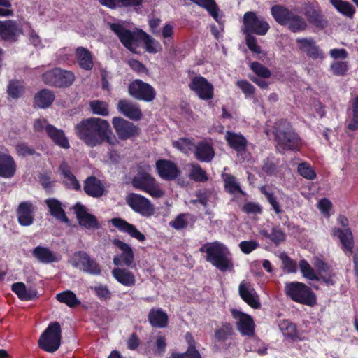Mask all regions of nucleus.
<instances>
[{"instance_id":"41","label":"nucleus","mask_w":358,"mask_h":358,"mask_svg":"<svg viewBox=\"0 0 358 358\" xmlns=\"http://www.w3.org/2000/svg\"><path fill=\"white\" fill-rule=\"evenodd\" d=\"M234 335L233 326L230 322H224L221 323V326L215 329L214 332V338L219 343H225L228 339Z\"/></svg>"},{"instance_id":"38","label":"nucleus","mask_w":358,"mask_h":358,"mask_svg":"<svg viewBox=\"0 0 358 358\" xmlns=\"http://www.w3.org/2000/svg\"><path fill=\"white\" fill-rule=\"evenodd\" d=\"M113 278L121 285L126 287H132L136 283V278L134 273L122 268H115L112 271Z\"/></svg>"},{"instance_id":"16","label":"nucleus","mask_w":358,"mask_h":358,"mask_svg":"<svg viewBox=\"0 0 358 358\" xmlns=\"http://www.w3.org/2000/svg\"><path fill=\"white\" fill-rule=\"evenodd\" d=\"M112 123L115 132L121 140L129 139L140 134L141 129L138 126L122 117H113Z\"/></svg>"},{"instance_id":"51","label":"nucleus","mask_w":358,"mask_h":358,"mask_svg":"<svg viewBox=\"0 0 358 358\" xmlns=\"http://www.w3.org/2000/svg\"><path fill=\"white\" fill-rule=\"evenodd\" d=\"M299 266L302 275L310 280L319 281V276L306 259H301L299 262Z\"/></svg>"},{"instance_id":"57","label":"nucleus","mask_w":358,"mask_h":358,"mask_svg":"<svg viewBox=\"0 0 358 358\" xmlns=\"http://www.w3.org/2000/svg\"><path fill=\"white\" fill-rule=\"evenodd\" d=\"M352 117L348 124V128L351 131L358 129V96H356L351 103Z\"/></svg>"},{"instance_id":"34","label":"nucleus","mask_w":358,"mask_h":358,"mask_svg":"<svg viewBox=\"0 0 358 358\" xmlns=\"http://www.w3.org/2000/svg\"><path fill=\"white\" fill-rule=\"evenodd\" d=\"M185 338L188 344L186 352L183 353L174 352L171 354V358H202L201 355L196 348V341L192 334L187 332Z\"/></svg>"},{"instance_id":"30","label":"nucleus","mask_w":358,"mask_h":358,"mask_svg":"<svg viewBox=\"0 0 358 358\" xmlns=\"http://www.w3.org/2000/svg\"><path fill=\"white\" fill-rule=\"evenodd\" d=\"M194 156L196 159L202 162H210L215 157V150L213 145L206 141H201L194 145Z\"/></svg>"},{"instance_id":"49","label":"nucleus","mask_w":358,"mask_h":358,"mask_svg":"<svg viewBox=\"0 0 358 358\" xmlns=\"http://www.w3.org/2000/svg\"><path fill=\"white\" fill-rule=\"evenodd\" d=\"M139 37L143 41L144 48L148 52L157 53L162 50L161 44L145 32L141 31Z\"/></svg>"},{"instance_id":"21","label":"nucleus","mask_w":358,"mask_h":358,"mask_svg":"<svg viewBox=\"0 0 358 358\" xmlns=\"http://www.w3.org/2000/svg\"><path fill=\"white\" fill-rule=\"evenodd\" d=\"M331 236L339 239L341 248L345 255L350 257L353 254L355 241L350 229L334 228L331 230Z\"/></svg>"},{"instance_id":"33","label":"nucleus","mask_w":358,"mask_h":358,"mask_svg":"<svg viewBox=\"0 0 358 358\" xmlns=\"http://www.w3.org/2000/svg\"><path fill=\"white\" fill-rule=\"evenodd\" d=\"M45 131L48 137L55 145L64 149L70 148L69 140L63 130L59 129L52 124H47Z\"/></svg>"},{"instance_id":"55","label":"nucleus","mask_w":358,"mask_h":358,"mask_svg":"<svg viewBox=\"0 0 358 358\" xmlns=\"http://www.w3.org/2000/svg\"><path fill=\"white\" fill-rule=\"evenodd\" d=\"M280 259L283 265V269L288 273H295L297 271L296 262L291 259L285 252L280 255Z\"/></svg>"},{"instance_id":"32","label":"nucleus","mask_w":358,"mask_h":358,"mask_svg":"<svg viewBox=\"0 0 358 358\" xmlns=\"http://www.w3.org/2000/svg\"><path fill=\"white\" fill-rule=\"evenodd\" d=\"M11 290L21 301H32L38 297V292L35 288H27L25 284L22 282L13 283L11 285Z\"/></svg>"},{"instance_id":"47","label":"nucleus","mask_w":358,"mask_h":358,"mask_svg":"<svg viewBox=\"0 0 358 358\" xmlns=\"http://www.w3.org/2000/svg\"><path fill=\"white\" fill-rule=\"evenodd\" d=\"M224 187L227 192L230 194L240 193L245 195V192L242 190L240 185L237 182L236 178L231 174L223 175Z\"/></svg>"},{"instance_id":"31","label":"nucleus","mask_w":358,"mask_h":358,"mask_svg":"<svg viewBox=\"0 0 358 358\" xmlns=\"http://www.w3.org/2000/svg\"><path fill=\"white\" fill-rule=\"evenodd\" d=\"M148 320L152 327L165 328L169 324L167 313L160 308H152L148 315Z\"/></svg>"},{"instance_id":"26","label":"nucleus","mask_w":358,"mask_h":358,"mask_svg":"<svg viewBox=\"0 0 358 358\" xmlns=\"http://www.w3.org/2000/svg\"><path fill=\"white\" fill-rule=\"evenodd\" d=\"M117 109L120 113L132 120H140L143 116L139 106L127 99L120 100Z\"/></svg>"},{"instance_id":"5","label":"nucleus","mask_w":358,"mask_h":358,"mask_svg":"<svg viewBox=\"0 0 358 358\" xmlns=\"http://www.w3.org/2000/svg\"><path fill=\"white\" fill-rule=\"evenodd\" d=\"M271 15L278 24L287 27V29L292 33L303 32L308 28V24L304 17L294 13L284 5L272 6Z\"/></svg>"},{"instance_id":"63","label":"nucleus","mask_w":358,"mask_h":358,"mask_svg":"<svg viewBox=\"0 0 358 358\" xmlns=\"http://www.w3.org/2000/svg\"><path fill=\"white\" fill-rule=\"evenodd\" d=\"M15 150L18 155L27 157L35 154V150L29 147L26 143H20L16 145Z\"/></svg>"},{"instance_id":"2","label":"nucleus","mask_w":358,"mask_h":358,"mask_svg":"<svg viewBox=\"0 0 358 358\" xmlns=\"http://www.w3.org/2000/svg\"><path fill=\"white\" fill-rule=\"evenodd\" d=\"M271 26L266 18L258 15L255 11H247L243 17L242 32L245 36V44L248 48L254 54L262 52L261 47L257 44V38L255 36H265Z\"/></svg>"},{"instance_id":"61","label":"nucleus","mask_w":358,"mask_h":358,"mask_svg":"<svg viewBox=\"0 0 358 358\" xmlns=\"http://www.w3.org/2000/svg\"><path fill=\"white\" fill-rule=\"evenodd\" d=\"M236 85L242 90L245 97H252L255 92V87L247 80H238Z\"/></svg>"},{"instance_id":"60","label":"nucleus","mask_w":358,"mask_h":358,"mask_svg":"<svg viewBox=\"0 0 358 358\" xmlns=\"http://www.w3.org/2000/svg\"><path fill=\"white\" fill-rule=\"evenodd\" d=\"M187 214H179L173 220L169 222V225L176 230L185 229L187 226Z\"/></svg>"},{"instance_id":"18","label":"nucleus","mask_w":358,"mask_h":358,"mask_svg":"<svg viewBox=\"0 0 358 358\" xmlns=\"http://www.w3.org/2000/svg\"><path fill=\"white\" fill-rule=\"evenodd\" d=\"M113 245L118 248L122 253L116 255L113 258V264L115 266H126L130 267L134 260V253L131 247L118 238H114L111 241Z\"/></svg>"},{"instance_id":"25","label":"nucleus","mask_w":358,"mask_h":358,"mask_svg":"<svg viewBox=\"0 0 358 358\" xmlns=\"http://www.w3.org/2000/svg\"><path fill=\"white\" fill-rule=\"evenodd\" d=\"M83 190L89 196L99 198L104 194L105 186L100 179L91 176L84 180Z\"/></svg>"},{"instance_id":"13","label":"nucleus","mask_w":358,"mask_h":358,"mask_svg":"<svg viewBox=\"0 0 358 358\" xmlns=\"http://www.w3.org/2000/svg\"><path fill=\"white\" fill-rule=\"evenodd\" d=\"M304 15L311 25L321 30L327 27L329 24L318 2L315 0L308 1L305 3Z\"/></svg>"},{"instance_id":"24","label":"nucleus","mask_w":358,"mask_h":358,"mask_svg":"<svg viewBox=\"0 0 358 358\" xmlns=\"http://www.w3.org/2000/svg\"><path fill=\"white\" fill-rule=\"evenodd\" d=\"M110 222L120 231L128 234L131 237L140 242H143L146 239L145 236L135 225L120 217L113 218L110 220Z\"/></svg>"},{"instance_id":"35","label":"nucleus","mask_w":358,"mask_h":358,"mask_svg":"<svg viewBox=\"0 0 358 358\" xmlns=\"http://www.w3.org/2000/svg\"><path fill=\"white\" fill-rule=\"evenodd\" d=\"M224 137L229 146L236 152H241L246 150L248 141L241 134L227 131Z\"/></svg>"},{"instance_id":"9","label":"nucleus","mask_w":358,"mask_h":358,"mask_svg":"<svg viewBox=\"0 0 358 358\" xmlns=\"http://www.w3.org/2000/svg\"><path fill=\"white\" fill-rule=\"evenodd\" d=\"M43 81L55 87H68L75 80L74 74L64 69H51L42 76Z\"/></svg>"},{"instance_id":"28","label":"nucleus","mask_w":358,"mask_h":358,"mask_svg":"<svg viewBox=\"0 0 358 358\" xmlns=\"http://www.w3.org/2000/svg\"><path fill=\"white\" fill-rule=\"evenodd\" d=\"M44 202L52 217L61 222L69 224V219L66 214L62 203L59 200L55 198H48Z\"/></svg>"},{"instance_id":"17","label":"nucleus","mask_w":358,"mask_h":358,"mask_svg":"<svg viewBox=\"0 0 358 358\" xmlns=\"http://www.w3.org/2000/svg\"><path fill=\"white\" fill-rule=\"evenodd\" d=\"M73 209L80 227L87 229H98L101 227L96 217L88 213L84 205L77 203Z\"/></svg>"},{"instance_id":"53","label":"nucleus","mask_w":358,"mask_h":358,"mask_svg":"<svg viewBox=\"0 0 358 358\" xmlns=\"http://www.w3.org/2000/svg\"><path fill=\"white\" fill-rule=\"evenodd\" d=\"M189 177L195 182H203L208 180V175L199 164H194L189 172Z\"/></svg>"},{"instance_id":"27","label":"nucleus","mask_w":358,"mask_h":358,"mask_svg":"<svg viewBox=\"0 0 358 358\" xmlns=\"http://www.w3.org/2000/svg\"><path fill=\"white\" fill-rule=\"evenodd\" d=\"M20 30L15 21H0V38L1 40L13 43L17 40Z\"/></svg>"},{"instance_id":"37","label":"nucleus","mask_w":358,"mask_h":358,"mask_svg":"<svg viewBox=\"0 0 358 358\" xmlns=\"http://www.w3.org/2000/svg\"><path fill=\"white\" fill-rule=\"evenodd\" d=\"M55 99V93L48 89H42L34 97V103L39 108L50 107Z\"/></svg>"},{"instance_id":"7","label":"nucleus","mask_w":358,"mask_h":358,"mask_svg":"<svg viewBox=\"0 0 358 358\" xmlns=\"http://www.w3.org/2000/svg\"><path fill=\"white\" fill-rule=\"evenodd\" d=\"M61 341V325L58 322H52L40 336L38 345L43 351L53 353L59 348Z\"/></svg>"},{"instance_id":"56","label":"nucleus","mask_w":358,"mask_h":358,"mask_svg":"<svg viewBox=\"0 0 358 358\" xmlns=\"http://www.w3.org/2000/svg\"><path fill=\"white\" fill-rule=\"evenodd\" d=\"M262 171L268 176H273L277 172V164L273 157H267L263 159Z\"/></svg>"},{"instance_id":"45","label":"nucleus","mask_w":358,"mask_h":358,"mask_svg":"<svg viewBox=\"0 0 358 358\" xmlns=\"http://www.w3.org/2000/svg\"><path fill=\"white\" fill-rule=\"evenodd\" d=\"M25 92V86L22 80L13 79L9 81L7 85V94L13 99H17Z\"/></svg>"},{"instance_id":"44","label":"nucleus","mask_w":358,"mask_h":358,"mask_svg":"<svg viewBox=\"0 0 358 358\" xmlns=\"http://www.w3.org/2000/svg\"><path fill=\"white\" fill-rule=\"evenodd\" d=\"M259 191L263 195H264L266 200L271 206V209L275 212L276 215H278L280 218H281L280 215L283 212V210H282L281 206L277 200V196L275 193L266 186H262L259 188Z\"/></svg>"},{"instance_id":"52","label":"nucleus","mask_w":358,"mask_h":358,"mask_svg":"<svg viewBox=\"0 0 358 358\" xmlns=\"http://www.w3.org/2000/svg\"><path fill=\"white\" fill-rule=\"evenodd\" d=\"M90 108L95 115L108 116L109 114L108 104L103 101L94 100L90 103Z\"/></svg>"},{"instance_id":"6","label":"nucleus","mask_w":358,"mask_h":358,"mask_svg":"<svg viewBox=\"0 0 358 358\" xmlns=\"http://www.w3.org/2000/svg\"><path fill=\"white\" fill-rule=\"evenodd\" d=\"M284 292L288 298L298 303L310 307L317 303L316 294L310 287L303 282H287L285 284Z\"/></svg>"},{"instance_id":"43","label":"nucleus","mask_w":358,"mask_h":358,"mask_svg":"<svg viewBox=\"0 0 358 358\" xmlns=\"http://www.w3.org/2000/svg\"><path fill=\"white\" fill-rule=\"evenodd\" d=\"M259 234L266 238L269 239L276 246L285 241L286 234L278 226L272 228L271 233L265 229L259 231Z\"/></svg>"},{"instance_id":"62","label":"nucleus","mask_w":358,"mask_h":358,"mask_svg":"<svg viewBox=\"0 0 358 358\" xmlns=\"http://www.w3.org/2000/svg\"><path fill=\"white\" fill-rule=\"evenodd\" d=\"M285 324H286L284 333L285 335L291 338L293 341L301 339L299 336L297 327L295 324L287 322L285 323Z\"/></svg>"},{"instance_id":"64","label":"nucleus","mask_w":358,"mask_h":358,"mask_svg":"<svg viewBox=\"0 0 358 358\" xmlns=\"http://www.w3.org/2000/svg\"><path fill=\"white\" fill-rule=\"evenodd\" d=\"M239 247L243 253L250 254L259 247V243L256 241H243Z\"/></svg>"},{"instance_id":"10","label":"nucleus","mask_w":358,"mask_h":358,"mask_svg":"<svg viewBox=\"0 0 358 358\" xmlns=\"http://www.w3.org/2000/svg\"><path fill=\"white\" fill-rule=\"evenodd\" d=\"M127 204L135 213L144 217H150L155 213V207L146 197L136 193H131L126 197Z\"/></svg>"},{"instance_id":"59","label":"nucleus","mask_w":358,"mask_h":358,"mask_svg":"<svg viewBox=\"0 0 358 358\" xmlns=\"http://www.w3.org/2000/svg\"><path fill=\"white\" fill-rule=\"evenodd\" d=\"M242 211L246 214L259 215L262 213V206L255 202H246L241 208Z\"/></svg>"},{"instance_id":"42","label":"nucleus","mask_w":358,"mask_h":358,"mask_svg":"<svg viewBox=\"0 0 358 358\" xmlns=\"http://www.w3.org/2000/svg\"><path fill=\"white\" fill-rule=\"evenodd\" d=\"M239 294L241 299L253 308H259L261 303L257 296L248 289L244 282H242L238 287Z\"/></svg>"},{"instance_id":"3","label":"nucleus","mask_w":358,"mask_h":358,"mask_svg":"<svg viewBox=\"0 0 358 358\" xmlns=\"http://www.w3.org/2000/svg\"><path fill=\"white\" fill-rule=\"evenodd\" d=\"M275 148L280 153L298 152L302 148V139L292 123L287 119L275 121L272 127Z\"/></svg>"},{"instance_id":"19","label":"nucleus","mask_w":358,"mask_h":358,"mask_svg":"<svg viewBox=\"0 0 358 358\" xmlns=\"http://www.w3.org/2000/svg\"><path fill=\"white\" fill-rule=\"evenodd\" d=\"M75 256L78 257V262L73 264V266L80 267L85 273L92 275H101V266L86 252L78 251L75 252Z\"/></svg>"},{"instance_id":"4","label":"nucleus","mask_w":358,"mask_h":358,"mask_svg":"<svg viewBox=\"0 0 358 358\" xmlns=\"http://www.w3.org/2000/svg\"><path fill=\"white\" fill-rule=\"evenodd\" d=\"M206 253V260L222 272L234 270V264L228 248L218 241L207 243L199 249Z\"/></svg>"},{"instance_id":"50","label":"nucleus","mask_w":358,"mask_h":358,"mask_svg":"<svg viewBox=\"0 0 358 358\" xmlns=\"http://www.w3.org/2000/svg\"><path fill=\"white\" fill-rule=\"evenodd\" d=\"M58 301L65 303L70 308H75L80 304L75 293L71 290L64 291L56 295Z\"/></svg>"},{"instance_id":"20","label":"nucleus","mask_w":358,"mask_h":358,"mask_svg":"<svg viewBox=\"0 0 358 358\" xmlns=\"http://www.w3.org/2000/svg\"><path fill=\"white\" fill-rule=\"evenodd\" d=\"M155 166L159 176L167 181L174 180L180 174V170L177 164L169 159H158Z\"/></svg>"},{"instance_id":"8","label":"nucleus","mask_w":358,"mask_h":358,"mask_svg":"<svg viewBox=\"0 0 358 358\" xmlns=\"http://www.w3.org/2000/svg\"><path fill=\"white\" fill-rule=\"evenodd\" d=\"M131 185L135 189L142 190L153 198L158 199L164 195L155 178L144 171L137 172L131 180Z\"/></svg>"},{"instance_id":"14","label":"nucleus","mask_w":358,"mask_h":358,"mask_svg":"<svg viewBox=\"0 0 358 358\" xmlns=\"http://www.w3.org/2000/svg\"><path fill=\"white\" fill-rule=\"evenodd\" d=\"M232 317L236 319V328L243 336L253 337L255 334V324L252 317L237 309H231Z\"/></svg>"},{"instance_id":"1","label":"nucleus","mask_w":358,"mask_h":358,"mask_svg":"<svg viewBox=\"0 0 358 358\" xmlns=\"http://www.w3.org/2000/svg\"><path fill=\"white\" fill-rule=\"evenodd\" d=\"M74 130L77 137L91 148L105 142L110 145L117 142L109 122L99 117L84 118L75 126Z\"/></svg>"},{"instance_id":"39","label":"nucleus","mask_w":358,"mask_h":358,"mask_svg":"<svg viewBox=\"0 0 358 358\" xmlns=\"http://www.w3.org/2000/svg\"><path fill=\"white\" fill-rule=\"evenodd\" d=\"M75 59L79 67H93L94 56L87 48L79 46L75 50Z\"/></svg>"},{"instance_id":"36","label":"nucleus","mask_w":358,"mask_h":358,"mask_svg":"<svg viewBox=\"0 0 358 358\" xmlns=\"http://www.w3.org/2000/svg\"><path fill=\"white\" fill-rule=\"evenodd\" d=\"M34 258L39 262L43 264H50L53 262H58L59 259L57 255L48 247L36 246L31 252Z\"/></svg>"},{"instance_id":"11","label":"nucleus","mask_w":358,"mask_h":358,"mask_svg":"<svg viewBox=\"0 0 358 358\" xmlns=\"http://www.w3.org/2000/svg\"><path fill=\"white\" fill-rule=\"evenodd\" d=\"M129 94L133 98L145 102L152 101L156 97V92L150 84L136 79L128 86Z\"/></svg>"},{"instance_id":"15","label":"nucleus","mask_w":358,"mask_h":358,"mask_svg":"<svg viewBox=\"0 0 358 358\" xmlns=\"http://www.w3.org/2000/svg\"><path fill=\"white\" fill-rule=\"evenodd\" d=\"M189 87L201 100L208 101L213 98V85L203 76H195L192 78Z\"/></svg>"},{"instance_id":"23","label":"nucleus","mask_w":358,"mask_h":358,"mask_svg":"<svg viewBox=\"0 0 358 358\" xmlns=\"http://www.w3.org/2000/svg\"><path fill=\"white\" fill-rule=\"evenodd\" d=\"M35 208L30 201H22L20 203L16 210L17 221L20 225L23 227L30 226L34 220Z\"/></svg>"},{"instance_id":"46","label":"nucleus","mask_w":358,"mask_h":358,"mask_svg":"<svg viewBox=\"0 0 358 358\" xmlns=\"http://www.w3.org/2000/svg\"><path fill=\"white\" fill-rule=\"evenodd\" d=\"M336 10L344 16L352 18L355 13V8L350 3L343 0H329Z\"/></svg>"},{"instance_id":"12","label":"nucleus","mask_w":358,"mask_h":358,"mask_svg":"<svg viewBox=\"0 0 358 358\" xmlns=\"http://www.w3.org/2000/svg\"><path fill=\"white\" fill-rule=\"evenodd\" d=\"M110 29L117 36L122 45L131 52H135L140 41V32L127 29L120 23H110Z\"/></svg>"},{"instance_id":"29","label":"nucleus","mask_w":358,"mask_h":358,"mask_svg":"<svg viewBox=\"0 0 358 358\" xmlns=\"http://www.w3.org/2000/svg\"><path fill=\"white\" fill-rule=\"evenodd\" d=\"M17 165L13 157L8 154L0 152V177L10 178L16 173Z\"/></svg>"},{"instance_id":"58","label":"nucleus","mask_w":358,"mask_h":358,"mask_svg":"<svg viewBox=\"0 0 358 358\" xmlns=\"http://www.w3.org/2000/svg\"><path fill=\"white\" fill-rule=\"evenodd\" d=\"M91 289L101 301H107L111 298V292L106 285H99L92 287Z\"/></svg>"},{"instance_id":"40","label":"nucleus","mask_w":358,"mask_h":358,"mask_svg":"<svg viewBox=\"0 0 358 358\" xmlns=\"http://www.w3.org/2000/svg\"><path fill=\"white\" fill-rule=\"evenodd\" d=\"M62 176L66 178L64 183L69 189H71L76 191L80 190V184L77 180L76 177L71 172L69 165L64 162L59 168Z\"/></svg>"},{"instance_id":"22","label":"nucleus","mask_w":358,"mask_h":358,"mask_svg":"<svg viewBox=\"0 0 358 358\" xmlns=\"http://www.w3.org/2000/svg\"><path fill=\"white\" fill-rule=\"evenodd\" d=\"M296 42L299 49L313 59H323L324 55L313 38H297Z\"/></svg>"},{"instance_id":"54","label":"nucleus","mask_w":358,"mask_h":358,"mask_svg":"<svg viewBox=\"0 0 358 358\" xmlns=\"http://www.w3.org/2000/svg\"><path fill=\"white\" fill-rule=\"evenodd\" d=\"M297 171L300 176L308 180H314L317 176L312 166L305 162L299 164Z\"/></svg>"},{"instance_id":"48","label":"nucleus","mask_w":358,"mask_h":358,"mask_svg":"<svg viewBox=\"0 0 358 358\" xmlns=\"http://www.w3.org/2000/svg\"><path fill=\"white\" fill-rule=\"evenodd\" d=\"M100 3L110 8L116 7H137L142 5L143 0H99Z\"/></svg>"}]
</instances>
